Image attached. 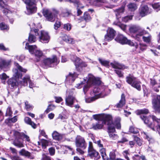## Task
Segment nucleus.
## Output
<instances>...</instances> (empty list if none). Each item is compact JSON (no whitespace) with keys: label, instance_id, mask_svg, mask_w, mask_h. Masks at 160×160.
Segmentation results:
<instances>
[{"label":"nucleus","instance_id":"1","mask_svg":"<svg viewBox=\"0 0 160 160\" xmlns=\"http://www.w3.org/2000/svg\"><path fill=\"white\" fill-rule=\"evenodd\" d=\"M110 90L104 85H95V87L91 92L90 94L92 97L86 99L87 102H90L100 98H102L108 95Z\"/></svg>","mask_w":160,"mask_h":160},{"label":"nucleus","instance_id":"2","mask_svg":"<svg viewBox=\"0 0 160 160\" xmlns=\"http://www.w3.org/2000/svg\"><path fill=\"white\" fill-rule=\"evenodd\" d=\"M16 68L12 70L13 72V77L8 79L7 83L9 86L11 87H16L18 84L17 79L21 78L22 74L21 72H26L27 70L23 68L18 63H15Z\"/></svg>","mask_w":160,"mask_h":160},{"label":"nucleus","instance_id":"3","mask_svg":"<svg viewBox=\"0 0 160 160\" xmlns=\"http://www.w3.org/2000/svg\"><path fill=\"white\" fill-rule=\"evenodd\" d=\"M121 119L120 118L118 117L114 119L113 122L108 123V133L110 138L113 139H117L118 138V135L114 133L115 131V127L118 129L121 128V124L120 123Z\"/></svg>","mask_w":160,"mask_h":160},{"label":"nucleus","instance_id":"4","mask_svg":"<svg viewBox=\"0 0 160 160\" xmlns=\"http://www.w3.org/2000/svg\"><path fill=\"white\" fill-rule=\"evenodd\" d=\"M24 2L26 4V10L25 13L26 14L30 15L36 12L37 8L35 0H25Z\"/></svg>","mask_w":160,"mask_h":160},{"label":"nucleus","instance_id":"5","mask_svg":"<svg viewBox=\"0 0 160 160\" xmlns=\"http://www.w3.org/2000/svg\"><path fill=\"white\" fill-rule=\"evenodd\" d=\"M38 29H35L32 31L31 30V32H34L36 36H38L39 41L43 43H48L50 39V36L48 32L45 31H41L39 33L38 32Z\"/></svg>","mask_w":160,"mask_h":160},{"label":"nucleus","instance_id":"6","mask_svg":"<svg viewBox=\"0 0 160 160\" xmlns=\"http://www.w3.org/2000/svg\"><path fill=\"white\" fill-rule=\"evenodd\" d=\"M25 48L28 49L29 52L32 54L34 55L36 58H37V61H39V58L42 57L43 53L42 51L38 49L36 45H29V44L27 42L26 44Z\"/></svg>","mask_w":160,"mask_h":160},{"label":"nucleus","instance_id":"7","mask_svg":"<svg viewBox=\"0 0 160 160\" xmlns=\"http://www.w3.org/2000/svg\"><path fill=\"white\" fill-rule=\"evenodd\" d=\"M117 42L121 44H128L131 46H135L136 48H137L138 45L137 43H134L133 42L128 39L123 35H118L115 39Z\"/></svg>","mask_w":160,"mask_h":160},{"label":"nucleus","instance_id":"8","mask_svg":"<svg viewBox=\"0 0 160 160\" xmlns=\"http://www.w3.org/2000/svg\"><path fill=\"white\" fill-rule=\"evenodd\" d=\"M93 118L98 121H103L105 124H108V123L112 122V117L109 115H94Z\"/></svg>","mask_w":160,"mask_h":160},{"label":"nucleus","instance_id":"9","mask_svg":"<svg viewBox=\"0 0 160 160\" xmlns=\"http://www.w3.org/2000/svg\"><path fill=\"white\" fill-rule=\"evenodd\" d=\"M110 64L113 68L116 69L114 70V71L120 77H122L123 76V73H122V72L120 70H123L125 69H128V67L125 66L116 62H112L110 63Z\"/></svg>","mask_w":160,"mask_h":160},{"label":"nucleus","instance_id":"10","mask_svg":"<svg viewBox=\"0 0 160 160\" xmlns=\"http://www.w3.org/2000/svg\"><path fill=\"white\" fill-rule=\"evenodd\" d=\"M97 81L95 77L92 74H89L87 81V84L85 85L83 88V91L85 94H86L87 91L88 90L89 87L91 86H94L96 84Z\"/></svg>","mask_w":160,"mask_h":160},{"label":"nucleus","instance_id":"11","mask_svg":"<svg viewBox=\"0 0 160 160\" xmlns=\"http://www.w3.org/2000/svg\"><path fill=\"white\" fill-rule=\"evenodd\" d=\"M88 152V155L91 158H94V159L97 160L100 158L98 152L93 149L92 144L91 142H89Z\"/></svg>","mask_w":160,"mask_h":160},{"label":"nucleus","instance_id":"12","mask_svg":"<svg viewBox=\"0 0 160 160\" xmlns=\"http://www.w3.org/2000/svg\"><path fill=\"white\" fill-rule=\"evenodd\" d=\"M75 100V98L73 96L72 92L70 90H67L65 98L66 104L67 105L72 107Z\"/></svg>","mask_w":160,"mask_h":160},{"label":"nucleus","instance_id":"13","mask_svg":"<svg viewBox=\"0 0 160 160\" xmlns=\"http://www.w3.org/2000/svg\"><path fill=\"white\" fill-rule=\"evenodd\" d=\"M150 117L153 122L152 123L154 125L153 127L154 129L152 130L153 131L158 132L160 135V119L157 118L154 115H151Z\"/></svg>","mask_w":160,"mask_h":160},{"label":"nucleus","instance_id":"14","mask_svg":"<svg viewBox=\"0 0 160 160\" xmlns=\"http://www.w3.org/2000/svg\"><path fill=\"white\" fill-rule=\"evenodd\" d=\"M75 142L77 147L83 149L86 148L87 144L83 138L78 136L76 138Z\"/></svg>","mask_w":160,"mask_h":160},{"label":"nucleus","instance_id":"15","mask_svg":"<svg viewBox=\"0 0 160 160\" xmlns=\"http://www.w3.org/2000/svg\"><path fill=\"white\" fill-rule=\"evenodd\" d=\"M116 31L112 28H109L107 33L104 36V40L109 42L113 39L115 35Z\"/></svg>","mask_w":160,"mask_h":160},{"label":"nucleus","instance_id":"16","mask_svg":"<svg viewBox=\"0 0 160 160\" xmlns=\"http://www.w3.org/2000/svg\"><path fill=\"white\" fill-rule=\"evenodd\" d=\"M59 62V60L58 59L56 56H53L52 59L48 58L44 61L45 64L49 67H52V64H53V65H57Z\"/></svg>","mask_w":160,"mask_h":160},{"label":"nucleus","instance_id":"17","mask_svg":"<svg viewBox=\"0 0 160 160\" xmlns=\"http://www.w3.org/2000/svg\"><path fill=\"white\" fill-rule=\"evenodd\" d=\"M152 103L154 109L160 113V95L155 96L152 100Z\"/></svg>","mask_w":160,"mask_h":160},{"label":"nucleus","instance_id":"18","mask_svg":"<svg viewBox=\"0 0 160 160\" xmlns=\"http://www.w3.org/2000/svg\"><path fill=\"white\" fill-rule=\"evenodd\" d=\"M28 82L29 87L30 88H32L35 86L34 84L31 80L30 79V77L29 75L25 76L22 79L21 81V84L24 86L28 85Z\"/></svg>","mask_w":160,"mask_h":160},{"label":"nucleus","instance_id":"19","mask_svg":"<svg viewBox=\"0 0 160 160\" xmlns=\"http://www.w3.org/2000/svg\"><path fill=\"white\" fill-rule=\"evenodd\" d=\"M42 13L46 19L50 22H53L55 19L52 12L47 9H44Z\"/></svg>","mask_w":160,"mask_h":160},{"label":"nucleus","instance_id":"20","mask_svg":"<svg viewBox=\"0 0 160 160\" xmlns=\"http://www.w3.org/2000/svg\"><path fill=\"white\" fill-rule=\"evenodd\" d=\"M151 12V11L147 5H142L139 8V14L142 17H144Z\"/></svg>","mask_w":160,"mask_h":160},{"label":"nucleus","instance_id":"21","mask_svg":"<svg viewBox=\"0 0 160 160\" xmlns=\"http://www.w3.org/2000/svg\"><path fill=\"white\" fill-rule=\"evenodd\" d=\"M140 117L143 121L144 123L147 125L149 127L151 128L152 129H154V128L153 127L154 125L149 121L150 118L149 117H147L143 115H141Z\"/></svg>","mask_w":160,"mask_h":160},{"label":"nucleus","instance_id":"22","mask_svg":"<svg viewBox=\"0 0 160 160\" xmlns=\"http://www.w3.org/2000/svg\"><path fill=\"white\" fill-rule=\"evenodd\" d=\"M78 77L76 73H69V74L66 76V81L69 83H72L74 81L75 78Z\"/></svg>","mask_w":160,"mask_h":160},{"label":"nucleus","instance_id":"23","mask_svg":"<svg viewBox=\"0 0 160 160\" xmlns=\"http://www.w3.org/2000/svg\"><path fill=\"white\" fill-rule=\"evenodd\" d=\"M104 124H105L103 121H98L92 124V128L94 130H98L102 129L103 128Z\"/></svg>","mask_w":160,"mask_h":160},{"label":"nucleus","instance_id":"24","mask_svg":"<svg viewBox=\"0 0 160 160\" xmlns=\"http://www.w3.org/2000/svg\"><path fill=\"white\" fill-rule=\"evenodd\" d=\"M0 62L2 68H6L11 65V59L6 60L2 58L0 59Z\"/></svg>","mask_w":160,"mask_h":160},{"label":"nucleus","instance_id":"25","mask_svg":"<svg viewBox=\"0 0 160 160\" xmlns=\"http://www.w3.org/2000/svg\"><path fill=\"white\" fill-rule=\"evenodd\" d=\"M72 60L74 62L76 68L77 70H79V66L81 64L82 60L76 56H72L71 57Z\"/></svg>","mask_w":160,"mask_h":160},{"label":"nucleus","instance_id":"26","mask_svg":"<svg viewBox=\"0 0 160 160\" xmlns=\"http://www.w3.org/2000/svg\"><path fill=\"white\" fill-rule=\"evenodd\" d=\"M18 139H16L13 142V144L18 148H22L24 147L23 144L22 139L21 138L20 136L18 134Z\"/></svg>","mask_w":160,"mask_h":160},{"label":"nucleus","instance_id":"27","mask_svg":"<svg viewBox=\"0 0 160 160\" xmlns=\"http://www.w3.org/2000/svg\"><path fill=\"white\" fill-rule=\"evenodd\" d=\"M62 40L66 42L69 44H74L75 43V40L71 37L65 35L62 38Z\"/></svg>","mask_w":160,"mask_h":160},{"label":"nucleus","instance_id":"28","mask_svg":"<svg viewBox=\"0 0 160 160\" xmlns=\"http://www.w3.org/2000/svg\"><path fill=\"white\" fill-rule=\"evenodd\" d=\"M105 0H91L90 3L93 6L99 7L102 6L103 3H105Z\"/></svg>","mask_w":160,"mask_h":160},{"label":"nucleus","instance_id":"29","mask_svg":"<svg viewBox=\"0 0 160 160\" xmlns=\"http://www.w3.org/2000/svg\"><path fill=\"white\" fill-rule=\"evenodd\" d=\"M125 6H122L121 8L116 9L115 11V13L117 19H119L121 17V15L124 12Z\"/></svg>","mask_w":160,"mask_h":160},{"label":"nucleus","instance_id":"30","mask_svg":"<svg viewBox=\"0 0 160 160\" xmlns=\"http://www.w3.org/2000/svg\"><path fill=\"white\" fill-rule=\"evenodd\" d=\"M52 136L54 139L58 141L62 140L63 137V135L62 134L59 133L56 131L53 132L52 133Z\"/></svg>","mask_w":160,"mask_h":160},{"label":"nucleus","instance_id":"31","mask_svg":"<svg viewBox=\"0 0 160 160\" xmlns=\"http://www.w3.org/2000/svg\"><path fill=\"white\" fill-rule=\"evenodd\" d=\"M142 29L140 27L136 25H132L129 27V31L131 33H135L139 32Z\"/></svg>","mask_w":160,"mask_h":160},{"label":"nucleus","instance_id":"32","mask_svg":"<svg viewBox=\"0 0 160 160\" xmlns=\"http://www.w3.org/2000/svg\"><path fill=\"white\" fill-rule=\"evenodd\" d=\"M20 154L28 157V158L32 159L34 158L33 156L31 155V153L24 149H22L19 151Z\"/></svg>","mask_w":160,"mask_h":160},{"label":"nucleus","instance_id":"33","mask_svg":"<svg viewBox=\"0 0 160 160\" xmlns=\"http://www.w3.org/2000/svg\"><path fill=\"white\" fill-rule=\"evenodd\" d=\"M125 96L124 94L121 95V99L119 102L116 105L117 107L118 108H122L125 104Z\"/></svg>","mask_w":160,"mask_h":160},{"label":"nucleus","instance_id":"34","mask_svg":"<svg viewBox=\"0 0 160 160\" xmlns=\"http://www.w3.org/2000/svg\"><path fill=\"white\" fill-rule=\"evenodd\" d=\"M24 121L26 123L31 125L33 128L35 129L36 128V124L32 121L30 118L27 117H25L24 119Z\"/></svg>","mask_w":160,"mask_h":160},{"label":"nucleus","instance_id":"35","mask_svg":"<svg viewBox=\"0 0 160 160\" xmlns=\"http://www.w3.org/2000/svg\"><path fill=\"white\" fill-rule=\"evenodd\" d=\"M126 79L127 82L131 85L133 82L136 80V78L132 75L129 74L126 77Z\"/></svg>","mask_w":160,"mask_h":160},{"label":"nucleus","instance_id":"36","mask_svg":"<svg viewBox=\"0 0 160 160\" xmlns=\"http://www.w3.org/2000/svg\"><path fill=\"white\" fill-rule=\"evenodd\" d=\"M145 33V31L141 30L135 36L136 39L138 41H141L142 39V35Z\"/></svg>","mask_w":160,"mask_h":160},{"label":"nucleus","instance_id":"37","mask_svg":"<svg viewBox=\"0 0 160 160\" xmlns=\"http://www.w3.org/2000/svg\"><path fill=\"white\" fill-rule=\"evenodd\" d=\"M100 152L101 155L104 160H108L109 159L108 157L107 156L106 150L104 148H102L100 150Z\"/></svg>","mask_w":160,"mask_h":160},{"label":"nucleus","instance_id":"38","mask_svg":"<svg viewBox=\"0 0 160 160\" xmlns=\"http://www.w3.org/2000/svg\"><path fill=\"white\" fill-rule=\"evenodd\" d=\"M17 120L16 116H14L13 118H8L6 119L5 120V123L8 124V126H10L12 123H15Z\"/></svg>","mask_w":160,"mask_h":160},{"label":"nucleus","instance_id":"39","mask_svg":"<svg viewBox=\"0 0 160 160\" xmlns=\"http://www.w3.org/2000/svg\"><path fill=\"white\" fill-rule=\"evenodd\" d=\"M66 1L70 3H72L74 5H76L77 7H80V8H83L84 6H82L79 0H65Z\"/></svg>","mask_w":160,"mask_h":160},{"label":"nucleus","instance_id":"40","mask_svg":"<svg viewBox=\"0 0 160 160\" xmlns=\"http://www.w3.org/2000/svg\"><path fill=\"white\" fill-rule=\"evenodd\" d=\"M131 86L138 90H141L140 82L136 80L133 82Z\"/></svg>","mask_w":160,"mask_h":160},{"label":"nucleus","instance_id":"41","mask_svg":"<svg viewBox=\"0 0 160 160\" xmlns=\"http://www.w3.org/2000/svg\"><path fill=\"white\" fill-rule=\"evenodd\" d=\"M128 7L129 10L133 11L136 10L137 7L136 5L134 3H130L128 5Z\"/></svg>","mask_w":160,"mask_h":160},{"label":"nucleus","instance_id":"42","mask_svg":"<svg viewBox=\"0 0 160 160\" xmlns=\"http://www.w3.org/2000/svg\"><path fill=\"white\" fill-rule=\"evenodd\" d=\"M98 60L102 65L106 67H108L109 66V61L103 60L100 58H98Z\"/></svg>","mask_w":160,"mask_h":160},{"label":"nucleus","instance_id":"43","mask_svg":"<svg viewBox=\"0 0 160 160\" xmlns=\"http://www.w3.org/2000/svg\"><path fill=\"white\" fill-rule=\"evenodd\" d=\"M133 138L137 144L139 146H141L142 144V141L139 138L135 135H133Z\"/></svg>","mask_w":160,"mask_h":160},{"label":"nucleus","instance_id":"44","mask_svg":"<svg viewBox=\"0 0 160 160\" xmlns=\"http://www.w3.org/2000/svg\"><path fill=\"white\" fill-rule=\"evenodd\" d=\"M36 40L35 36L32 34H29L28 38V41L29 42L31 43L35 42L36 41Z\"/></svg>","mask_w":160,"mask_h":160},{"label":"nucleus","instance_id":"45","mask_svg":"<svg viewBox=\"0 0 160 160\" xmlns=\"http://www.w3.org/2000/svg\"><path fill=\"white\" fill-rule=\"evenodd\" d=\"M149 112L148 110L146 108L138 110L137 111V114H147Z\"/></svg>","mask_w":160,"mask_h":160},{"label":"nucleus","instance_id":"46","mask_svg":"<svg viewBox=\"0 0 160 160\" xmlns=\"http://www.w3.org/2000/svg\"><path fill=\"white\" fill-rule=\"evenodd\" d=\"M142 134H143L144 138L147 139L149 142L152 140L151 136L148 133L143 132L142 133Z\"/></svg>","mask_w":160,"mask_h":160},{"label":"nucleus","instance_id":"47","mask_svg":"<svg viewBox=\"0 0 160 160\" xmlns=\"http://www.w3.org/2000/svg\"><path fill=\"white\" fill-rule=\"evenodd\" d=\"M132 16L129 15L128 16H125L123 17L122 19V20L123 22H126L129 21L132 19Z\"/></svg>","mask_w":160,"mask_h":160},{"label":"nucleus","instance_id":"48","mask_svg":"<svg viewBox=\"0 0 160 160\" xmlns=\"http://www.w3.org/2000/svg\"><path fill=\"white\" fill-rule=\"evenodd\" d=\"M129 131L130 132L134 134L138 133L139 132L138 129L133 126H131L130 127Z\"/></svg>","mask_w":160,"mask_h":160},{"label":"nucleus","instance_id":"49","mask_svg":"<svg viewBox=\"0 0 160 160\" xmlns=\"http://www.w3.org/2000/svg\"><path fill=\"white\" fill-rule=\"evenodd\" d=\"M83 18L84 20L86 22L89 21L91 19L90 15L87 12H85L84 13Z\"/></svg>","mask_w":160,"mask_h":160},{"label":"nucleus","instance_id":"50","mask_svg":"<svg viewBox=\"0 0 160 160\" xmlns=\"http://www.w3.org/2000/svg\"><path fill=\"white\" fill-rule=\"evenodd\" d=\"M25 108L27 111H29L32 109L33 107L29 102L28 101H26L25 103Z\"/></svg>","mask_w":160,"mask_h":160},{"label":"nucleus","instance_id":"51","mask_svg":"<svg viewBox=\"0 0 160 160\" xmlns=\"http://www.w3.org/2000/svg\"><path fill=\"white\" fill-rule=\"evenodd\" d=\"M0 28L2 30H8L9 29V27L5 23H0Z\"/></svg>","mask_w":160,"mask_h":160},{"label":"nucleus","instance_id":"52","mask_svg":"<svg viewBox=\"0 0 160 160\" xmlns=\"http://www.w3.org/2000/svg\"><path fill=\"white\" fill-rule=\"evenodd\" d=\"M7 2L6 0H0V6L2 8H5L8 6L7 5Z\"/></svg>","mask_w":160,"mask_h":160},{"label":"nucleus","instance_id":"53","mask_svg":"<svg viewBox=\"0 0 160 160\" xmlns=\"http://www.w3.org/2000/svg\"><path fill=\"white\" fill-rule=\"evenodd\" d=\"M12 113V112L10 107H8L7 108L5 116H11Z\"/></svg>","mask_w":160,"mask_h":160},{"label":"nucleus","instance_id":"54","mask_svg":"<svg viewBox=\"0 0 160 160\" xmlns=\"http://www.w3.org/2000/svg\"><path fill=\"white\" fill-rule=\"evenodd\" d=\"M61 25V22L59 20L57 21L54 25V28L55 30H57Z\"/></svg>","mask_w":160,"mask_h":160},{"label":"nucleus","instance_id":"55","mask_svg":"<svg viewBox=\"0 0 160 160\" xmlns=\"http://www.w3.org/2000/svg\"><path fill=\"white\" fill-rule=\"evenodd\" d=\"M18 134L20 136L21 138L22 139V138H25L27 141L29 142L30 141L29 137L28 136L24 133H18Z\"/></svg>","mask_w":160,"mask_h":160},{"label":"nucleus","instance_id":"56","mask_svg":"<svg viewBox=\"0 0 160 160\" xmlns=\"http://www.w3.org/2000/svg\"><path fill=\"white\" fill-rule=\"evenodd\" d=\"M113 24L118 25L119 27L123 31H125L126 28V25L123 24L116 23L115 22L113 23Z\"/></svg>","mask_w":160,"mask_h":160},{"label":"nucleus","instance_id":"57","mask_svg":"<svg viewBox=\"0 0 160 160\" xmlns=\"http://www.w3.org/2000/svg\"><path fill=\"white\" fill-rule=\"evenodd\" d=\"M122 154L124 158L127 160H130V159L128 157L130 155L128 151L125 150L124 151L122 152Z\"/></svg>","mask_w":160,"mask_h":160},{"label":"nucleus","instance_id":"58","mask_svg":"<svg viewBox=\"0 0 160 160\" xmlns=\"http://www.w3.org/2000/svg\"><path fill=\"white\" fill-rule=\"evenodd\" d=\"M55 108L54 105H49L47 109L46 110L45 112L47 113H48L50 111H51L53 110Z\"/></svg>","mask_w":160,"mask_h":160},{"label":"nucleus","instance_id":"59","mask_svg":"<svg viewBox=\"0 0 160 160\" xmlns=\"http://www.w3.org/2000/svg\"><path fill=\"white\" fill-rule=\"evenodd\" d=\"M116 158V155L114 152H111L109 154V158L111 160H114Z\"/></svg>","mask_w":160,"mask_h":160},{"label":"nucleus","instance_id":"60","mask_svg":"<svg viewBox=\"0 0 160 160\" xmlns=\"http://www.w3.org/2000/svg\"><path fill=\"white\" fill-rule=\"evenodd\" d=\"M9 78L6 73H3L0 75V78L2 80H6Z\"/></svg>","mask_w":160,"mask_h":160},{"label":"nucleus","instance_id":"61","mask_svg":"<svg viewBox=\"0 0 160 160\" xmlns=\"http://www.w3.org/2000/svg\"><path fill=\"white\" fill-rule=\"evenodd\" d=\"M151 36L150 35L148 37H142V39L144 42H149L151 40Z\"/></svg>","mask_w":160,"mask_h":160},{"label":"nucleus","instance_id":"62","mask_svg":"<svg viewBox=\"0 0 160 160\" xmlns=\"http://www.w3.org/2000/svg\"><path fill=\"white\" fill-rule=\"evenodd\" d=\"M63 28L67 31H70L71 28V25L69 23H67L64 24Z\"/></svg>","mask_w":160,"mask_h":160},{"label":"nucleus","instance_id":"63","mask_svg":"<svg viewBox=\"0 0 160 160\" xmlns=\"http://www.w3.org/2000/svg\"><path fill=\"white\" fill-rule=\"evenodd\" d=\"M140 49L142 51L145 50L147 48V45L144 44L140 43Z\"/></svg>","mask_w":160,"mask_h":160},{"label":"nucleus","instance_id":"64","mask_svg":"<svg viewBox=\"0 0 160 160\" xmlns=\"http://www.w3.org/2000/svg\"><path fill=\"white\" fill-rule=\"evenodd\" d=\"M41 160H51L50 158L44 154H43L42 155V157L41 158Z\"/></svg>","mask_w":160,"mask_h":160}]
</instances>
